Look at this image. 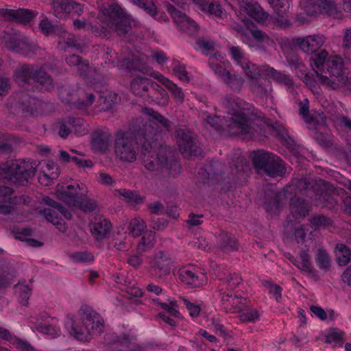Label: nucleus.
Returning <instances> with one entry per match:
<instances>
[{"label":"nucleus","mask_w":351,"mask_h":351,"mask_svg":"<svg viewBox=\"0 0 351 351\" xmlns=\"http://www.w3.org/2000/svg\"><path fill=\"white\" fill-rule=\"evenodd\" d=\"M111 139V133L108 130H98L92 134V145L99 150L107 149Z\"/></svg>","instance_id":"29"},{"label":"nucleus","mask_w":351,"mask_h":351,"mask_svg":"<svg viewBox=\"0 0 351 351\" xmlns=\"http://www.w3.org/2000/svg\"><path fill=\"white\" fill-rule=\"evenodd\" d=\"M145 228L146 226L143 219L140 218H134L131 219L128 229L129 234L136 237L141 234Z\"/></svg>","instance_id":"44"},{"label":"nucleus","mask_w":351,"mask_h":351,"mask_svg":"<svg viewBox=\"0 0 351 351\" xmlns=\"http://www.w3.org/2000/svg\"><path fill=\"white\" fill-rule=\"evenodd\" d=\"M230 54L232 58L237 62L240 66L246 62V59L244 57V53L243 49L239 47H232L230 48Z\"/></svg>","instance_id":"62"},{"label":"nucleus","mask_w":351,"mask_h":351,"mask_svg":"<svg viewBox=\"0 0 351 351\" xmlns=\"http://www.w3.org/2000/svg\"><path fill=\"white\" fill-rule=\"evenodd\" d=\"M12 343L18 351H36L29 343L22 341L18 338L12 339Z\"/></svg>","instance_id":"64"},{"label":"nucleus","mask_w":351,"mask_h":351,"mask_svg":"<svg viewBox=\"0 0 351 351\" xmlns=\"http://www.w3.org/2000/svg\"><path fill=\"white\" fill-rule=\"evenodd\" d=\"M218 246L226 252L237 250V241L231 233L222 231L218 236Z\"/></svg>","instance_id":"32"},{"label":"nucleus","mask_w":351,"mask_h":351,"mask_svg":"<svg viewBox=\"0 0 351 351\" xmlns=\"http://www.w3.org/2000/svg\"><path fill=\"white\" fill-rule=\"evenodd\" d=\"M156 163L162 171L167 174L174 175L180 171V165L174 159L173 152L170 147L160 145L156 153Z\"/></svg>","instance_id":"14"},{"label":"nucleus","mask_w":351,"mask_h":351,"mask_svg":"<svg viewBox=\"0 0 351 351\" xmlns=\"http://www.w3.org/2000/svg\"><path fill=\"white\" fill-rule=\"evenodd\" d=\"M223 276L220 277L219 279L226 283L230 289L237 287L241 282V277L237 274H229L228 276L224 274Z\"/></svg>","instance_id":"57"},{"label":"nucleus","mask_w":351,"mask_h":351,"mask_svg":"<svg viewBox=\"0 0 351 351\" xmlns=\"http://www.w3.org/2000/svg\"><path fill=\"white\" fill-rule=\"evenodd\" d=\"M39 28L41 32L45 35L56 33L58 30V27L53 25L47 19H44L40 21Z\"/></svg>","instance_id":"63"},{"label":"nucleus","mask_w":351,"mask_h":351,"mask_svg":"<svg viewBox=\"0 0 351 351\" xmlns=\"http://www.w3.org/2000/svg\"><path fill=\"white\" fill-rule=\"evenodd\" d=\"M218 57H220V55L217 53H215L213 56H211L210 58L209 64L213 71L223 79L229 71L226 70L220 64L215 62V60H218Z\"/></svg>","instance_id":"53"},{"label":"nucleus","mask_w":351,"mask_h":351,"mask_svg":"<svg viewBox=\"0 0 351 351\" xmlns=\"http://www.w3.org/2000/svg\"><path fill=\"white\" fill-rule=\"evenodd\" d=\"M66 62L69 66H77L79 74L90 83L95 84L100 82L101 75L96 69L90 67L88 62H82L80 56L77 55L69 56L66 58Z\"/></svg>","instance_id":"16"},{"label":"nucleus","mask_w":351,"mask_h":351,"mask_svg":"<svg viewBox=\"0 0 351 351\" xmlns=\"http://www.w3.org/2000/svg\"><path fill=\"white\" fill-rule=\"evenodd\" d=\"M314 54L315 57L313 59V67H315L317 69L316 71L322 70L324 64L326 59L328 58V51L326 49H319L317 52H316Z\"/></svg>","instance_id":"52"},{"label":"nucleus","mask_w":351,"mask_h":351,"mask_svg":"<svg viewBox=\"0 0 351 351\" xmlns=\"http://www.w3.org/2000/svg\"><path fill=\"white\" fill-rule=\"evenodd\" d=\"M79 318L69 319L66 328L73 337L83 341H89L92 336L99 335L103 330L104 321L100 315L90 307L84 306L79 311Z\"/></svg>","instance_id":"3"},{"label":"nucleus","mask_w":351,"mask_h":351,"mask_svg":"<svg viewBox=\"0 0 351 351\" xmlns=\"http://www.w3.org/2000/svg\"><path fill=\"white\" fill-rule=\"evenodd\" d=\"M315 260L320 269H328L330 266V257L326 250L322 248L317 250Z\"/></svg>","instance_id":"41"},{"label":"nucleus","mask_w":351,"mask_h":351,"mask_svg":"<svg viewBox=\"0 0 351 351\" xmlns=\"http://www.w3.org/2000/svg\"><path fill=\"white\" fill-rule=\"evenodd\" d=\"M90 228L92 235L97 240H102L109 234L111 223L107 219L97 217L91 223Z\"/></svg>","instance_id":"24"},{"label":"nucleus","mask_w":351,"mask_h":351,"mask_svg":"<svg viewBox=\"0 0 351 351\" xmlns=\"http://www.w3.org/2000/svg\"><path fill=\"white\" fill-rule=\"evenodd\" d=\"M180 280L191 287L197 288L207 283V278L204 273L196 274L188 268H182L179 270Z\"/></svg>","instance_id":"22"},{"label":"nucleus","mask_w":351,"mask_h":351,"mask_svg":"<svg viewBox=\"0 0 351 351\" xmlns=\"http://www.w3.org/2000/svg\"><path fill=\"white\" fill-rule=\"evenodd\" d=\"M311 206L305 200L293 197L290 201V210L293 217L300 218L308 215Z\"/></svg>","instance_id":"30"},{"label":"nucleus","mask_w":351,"mask_h":351,"mask_svg":"<svg viewBox=\"0 0 351 351\" xmlns=\"http://www.w3.org/2000/svg\"><path fill=\"white\" fill-rule=\"evenodd\" d=\"M241 5L246 13L258 23H265L269 14L256 1H242Z\"/></svg>","instance_id":"23"},{"label":"nucleus","mask_w":351,"mask_h":351,"mask_svg":"<svg viewBox=\"0 0 351 351\" xmlns=\"http://www.w3.org/2000/svg\"><path fill=\"white\" fill-rule=\"evenodd\" d=\"M155 102L160 106H165L169 102L167 92L158 84H155Z\"/></svg>","instance_id":"54"},{"label":"nucleus","mask_w":351,"mask_h":351,"mask_svg":"<svg viewBox=\"0 0 351 351\" xmlns=\"http://www.w3.org/2000/svg\"><path fill=\"white\" fill-rule=\"evenodd\" d=\"M40 165V172L38 176L40 183L45 186L50 185L60 174L58 165L51 160L43 161Z\"/></svg>","instance_id":"21"},{"label":"nucleus","mask_w":351,"mask_h":351,"mask_svg":"<svg viewBox=\"0 0 351 351\" xmlns=\"http://www.w3.org/2000/svg\"><path fill=\"white\" fill-rule=\"evenodd\" d=\"M72 132L78 135H84L86 133L87 130L86 123L84 120L80 118L68 119Z\"/></svg>","instance_id":"51"},{"label":"nucleus","mask_w":351,"mask_h":351,"mask_svg":"<svg viewBox=\"0 0 351 351\" xmlns=\"http://www.w3.org/2000/svg\"><path fill=\"white\" fill-rule=\"evenodd\" d=\"M267 83V82L262 77L256 80L250 81V90L256 96L261 98H267L269 95V91L266 87Z\"/></svg>","instance_id":"37"},{"label":"nucleus","mask_w":351,"mask_h":351,"mask_svg":"<svg viewBox=\"0 0 351 351\" xmlns=\"http://www.w3.org/2000/svg\"><path fill=\"white\" fill-rule=\"evenodd\" d=\"M293 41L303 52L313 54L320 49L326 41V38L322 34H314L304 38H295Z\"/></svg>","instance_id":"17"},{"label":"nucleus","mask_w":351,"mask_h":351,"mask_svg":"<svg viewBox=\"0 0 351 351\" xmlns=\"http://www.w3.org/2000/svg\"><path fill=\"white\" fill-rule=\"evenodd\" d=\"M155 304H158V305H160L162 308H163L164 310H165L167 311L166 313L169 314L171 316H173L176 318L182 317L180 312L175 308V306H176V302H170L169 304H168L167 303H162V302H158L155 299Z\"/></svg>","instance_id":"59"},{"label":"nucleus","mask_w":351,"mask_h":351,"mask_svg":"<svg viewBox=\"0 0 351 351\" xmlns=\"http://www.w3.org/2000/svg\"><path fill=\"white\" fill-rule=\"evenodd\" d=\"M171 125L168 119L155 111V136L157 133H166L169 130Z\"/></svg>","instance_id":"39"},{"label":"nucleus","mask_w":351,"mask_h":351,"mask_svg":"<svg viewBox=\"0 0 351 351\" xmlns=\"http://www.w3.org/2000/svg\"><path fill=\"white\" fill-rule=\"evenodd\" d=\"M199 5L200 9L210 14L222 18L223 11L219 3L213 0H193Z\"/></svg>","instance_id":"33"},{"label":"nucleus","mask_w":351,"mask_h":351,"mask_svg":"<svg viewBox=\"0 0 351 351\" xmlns=\"http://www.w3.org/2000/svg\"><path fill=\"white\" fill-rule=\"evenodd\" d=\"M327 70L330 75L335 79L334 80H330L328 77L322 75L318 71H315L317 80L321 84L325 85L332 90H337L343 86L349 87L348 73L345 67V63L341 57L334 56L329 58L327 62Z\"/></svg>","instance_id":"6"},{"label":"nucleus","mask_w":351,"mask_h":351,"mask_svg":"<svg viewBox=\"0 0 351 351\" xmlns=\"http://www.w3.org/2000/svg\"><path fill=\"white\" fill-rule=\"evenodd\" d=\"M15 293L18 295L20 302L25 305L31 294V289L24 283H19L14 286Z\"/></svg>","instance_id":"50"},{"label":"nucleus","mask_w":351,"mask_h":351,"mask_svg":"<svg viewBox=\"0 0 351 351\" xmlns=\"http://www.w3.org/2000/svg\"><path fill=\"white\" fill-rule=\"evenodd\" d=\"M223 106L232 117L226 121L229 135H240L244 139L252 138L263 123L262 113L248 103L239 98L226 95L222 99Z\"/></svg>","instance_id":"2"},{"label":"nucleus","mask_w":351,"mask_h":351,"mask_svg":"<svg viewBox=\"0 0 351 351\" xmlns=\"http://www.w3.org/2000/svg\"><path fill=\"white\" fill-rule=\"evenodd\" d=\"M337 263L339 266H346L351 261V250L343 243H337L335 248Z\"/></svg>","instance_id":"35"},{"label":"nucleus","mask_w":351,"mask_h":351,"mask_svg":"<svg viewBox=\"0 0 351 351\" xmlns=\"http://www.w3.org/2000/svg\"><path fill=\"white\" fill-rule=\"evenodd\" d=\"M250 32L253 38L259 43H264L267 45L273 43V40L269 38V36L261 29H256L250 30Z\"/></svg>","instance_id":"61"},{"label":"nucleus","mask_w":351,"mask_h":351,"mask_svg":"<svg viewBox=\"0 0 351 351\" xmlns=\"http://www.w3.org/2000/svg\"><path fill=\"white\" fill-rule=\"evenodd\" d=\"M304 10L309 16L326 14L337 18L341 14L335 0H306Z\"/></svg>","instance_id":"13"},{"label":"nucleus","mask_w":351,"mask_h":351,"mask_svg":"<svg viewBox=\"0 0 351 351\" xmlns=\"http://www.w3.org/2000/svg\"><path fill=\"white\" fill-rule=\"evenodd\" d=\"M223 80L234 90H240L244 82L242 77L236 75H232L230 71H228Z\"/></svg>","instance_id":"48"},{"label":"nucleus","mask_w":351,"mask_h":351,"mask_svg":"<svg viewBox=\"0 0 351 351\" xmlns=\"http://www.w3.org/2000/svg\"><path fill=\"white\" fill-rule=\"evenodd\" d=\"M149 86V80L143 77L135 78L131 82V89L133 93L141 96H143V93L147 90Z\"/></svg>","instance_id":"42"},{"label":"nucleus","mask_w":351,"mask_h":351,"mask_svg":"<svg viewBox=\"0 0 351 351\" xmlns=\"http://www.w3.org/2000/svg\"><path fill=\"white\" fill-rule=\"evenodd\" d=\"M203 125L207 130H213L217 132L221 130L223 128L222 119L217 116L206 115L202 119Z\"/></svg>","instance_id":"43"},{"label":"nucleus","mask_w":351,"mask_h":351,"mask_svg":"<svg viewBox=\"0 0 351 351\" xmlns=\"http://www.w3.org/2000/svg\"><path fill=\"white\" fill-rule=\"evenodd\" d=\"M292 185L302 195L319 202H329L332 204L331 195L335 194L337 189L328 182L323 180L314 181L306 177L295 178L292 180Z\"/></svg>","instance_id":"4"},{"label":"nucleus","mask_w":351,"mask_h":351,"mask_svg":"<svg viewBox=\"0 0 351 351\" xmlns=\"http://www.w3.org/2000/svg\"><path fill=\"white\" fill-rule=\"evenodd\" d=\"M267 2L278 16V18L276 19L277 24L284 27L289 26L290 21L285 18V15L289 8V0H267Z\"/></svg>","instance_id":"26"},{"label":"nucleus","mask_w":351,"mask_h":351,"mask_svg":"<svg viewBox=\"0 0 351 351\" xmlns=\"http://www.w3.org/2000/svg\"><path fill=\"white\" fill-rule=\"evenodd\" d=\"M113 194L119 199L134 206L143 204L145 199V197L141 196L138 192L126 189H115Z\"/></svg>","instance_id":"28"},{"label":"nucleus","mask_w":351,"mask_h":351,"mask_svg":"<svg viewBox=\"0 0 351 351\" xmlns=\"http://www.w3.org/2000/svg\"><path fill=\"white\" fill-rule=\"evenodd\" d=\"M45 201L51 207L43 210V213L45 217L48 221L56 226L57 228L60 232H64L66 230V227L62 217L67 219H71V213L62 206H59V204L53 199L47 198Z\"/></svg>","instance_id":"12"},{"label":"nucleus","mask_w":351,"mask_h":351,"mask_svg":"<svg viewBox=\"0 0 351 351\" xmlns=\"http://www.w3.org/2000/svg\"><path fill=\"white\" fill-rule=\"evenodd\" d=\"M13 191L12 189L0 186V199L2 202L0 203V214L7 215L14 210V205L25 203V199L21 197L12 196Z\"/></svg>","instance_id":"19"},{"label":"nucleus","mask_w":351,"mask_h":351,"mask_svg":"<svg viewBox=\"0 0 351 351\" xmlns=\"http://www.w3.org/2000/svg\"><path fill=\"white\" fill-rule=\"evenodd\" d=\"M37 330L51 338L57 337L60 334V330L59 328H56L51 325L47 324H40L38 325Z\"/></svg>","instance_id":"56"},{"label":"nucleus","mask_w":351,"mask_h":351,"mask_svg":"<svg viewBox=\"0 0 351 351\" xmlns=\"http://www.w3.org/2000/svg\"><path fill=\"white\" fill-rule=\"evenodd\" d=\"M71 258L73 261L77 263H88L92 262L94 259L91 253L86 252H79L73 253L71 255Z\"/></svg>","instance_id":"60"},{"label":"nucleus","mask_w":351,"mask_h":351,"mask_svg":"<svg viewBox=\"0 0 351 351\" xmlns=\"http://www.w3.org/2000/svg\"><path fill=\"white\" fill-rule=\"evenodd\" d=\"M173 262L168 252L160 251L155 256V278L162 279L169 275Z\"/></svg>","instance_id":"20"},{"label":"nucleus","mask_w":351,"mask_h":351,"mask_svg":"<svg viewBox=\"0 0 351 351\" xmlns=\"http://www.w3.org/2000/svg\"><path fill=\"white\" fill-rule=\"evenodd\" d=\"M252 162L257 171L275 178L282 176L286 169L282 160L277 156L265 150L253 151L251 154Z\"/></svg>","instance_id":"7"},{"label":"nucleus","mask_w":351,"mask_h":351,"mask_svg":"<svg viewBox=\"0 0 351 351\" xmlns=\"http://www.w3.org/2000/svg\"><path fill=\"white\" fill-rule=\"evenodd\" d=\"M268 75H269L277 82L283 84L288 87H291L293 85V82L289 75L278 71L273 68H269L268 69Z\"/></svg>","instance_id":"45"},{"label":"nucleus","mask_w":351,"mask_h":351,"mask_svg":"<svg viewBox=\"0 0 351 351\" xmlns=\"http://www.w3.org/2000/svg\"><path fill=\"white\" fill-rule=\"evenodd\" d=\"M0 13L7 20H15L23 23L30 21L34 17L33 12L26 9H2Z\"/></svg>","instance_id":"27"},{"label":"nucleus","mask_w":351,"mask_h":351,"mask_svg":"<svg viewBox=\"0 0 351 351\" xmlns=\"http://www.w3.org/2000/svg\"><path fill=\"white\" fill-rule=\"evenodd\" d=\"M155 80L171 91L178 101L182 103L184 101V94L182 89L178 87L173 82L163 76L162 74L156 72H155Z\"/></svg>","instance_id":"31"},{"label":"nucleus","mask_w":351,"mask_h":351,"mask_svg":"<svg viewBox=\"0 0 351 351\" xmlns=\"http://www.w3.org/2000/svg\"><path fill=\"white\" fill-rule=\"evenodd\" d=\"M166 8L180 29L188 34H193L197 31V25L196 23L189 19L186 14L178 10L174 5L170 3L166 5Z\"/></svg>","instance_id":"18"},{"label":"nucleus","mask_w":351,"mask_h":351,"mask_svg":"<svg viewBox=\"0 0 351 351\" xmlns=\"http://www.w3.org/2000/svg\"><path fill=\"white\" fill-rule=\"evenodd\" d=\"M300 258L302 260L301 264L299 265L297 263H295V265H296L302 271L311 274L313 270L310 261V256L306 252L302 251L300 254Z\"/></svg>","instance_id":"58"},{"label":"nucleus","mask_w":351,"mask_h":351,"mask_svg":"<svg viewBox=\"0 0 351 351\" xmlns=\"http://www.w3.org/2000/svg\"><path fill=\"white\" fill-rule=\"evenodd\" d=\"M145 117L136 119L132 128L127 131H118L114 138V153L123 162H132L136 160L138 143L141 145V155L146 169L154 170V111L144 108Z\"/></svg>","instance_id":"1"},{"label":"nucleus","mask_w":351,"mask_h":351,"mask_svg":"<svg viewBox=\"0 0 351 351\" xmlns=\"http://www.w3.org/2000/svg\"><path fill=\"white\" fill-rule=\"evenodd\" d=\"M1 42L4 47L10 50L21 52L26 55L34 53V46L16 33L5 32L1 38Z\"/></svg>","instance_id":"15"},{"label":"nucleus","mask_w":351,"mask_h":351,"mask_svg":"<svg viewBox=\"0 0 351 351\" xmlns=\"http://www.w3.org/2000/svg\"><path fill=\"white\" fill-rule=\"evenodd\" d=\"M15 81L21 86L29 84L31 80L37 83V88L40 91L50 90L53 88L52 80L43 69L22 65L14 73Z\"/></svg>","instance_id":"8"},{"label":"nucleus","mask_w":351,"mask_h":351,"mask_svg":"<svg viewBox=\"0 0 351 351\" xmlns=\"http://www.w3.org/2000/svg\"><path fill=\"white\" fill-rule=\"evenodd\" d=\"M15 99L19 103L23 111L29 112H40L44 104L36 98L30 97L26 93L17 94Z\"/></svg>","instance_id":"25"},{"label":"nucleus","mask_w":351,"mask_h":351,"mask_svg":"<svg viewBox=\"0 0 351 351\" xmlns=\"http://www.w3.org/2000/svg\"><path fill=\"white\" fill-rule=\"evenodd\" d=\"M148 62L147 58L145 55H141L138 58L132 59V61L124 60L123 64L129 69H138L143 72L146 70V64Z\"/></svg>","instance_id":"40"},{"label":"nucleus","mask_w":351,"mask_h":351,"mask_svg":"<svg viewBox=\"0 0 351 351\" xmlns=\"http://www.w3.org/2000/svg\"><path fill=\"white\" fill-rule=\"evenodd\" d=\"M241 66L244 70L245 75L250 81L256 80L261 77L260 70L256 65L246 61L244 62Z\"/></svg>","instance_id":"49"},{"label":"nucleus","mask_w":351,"mask_h":351,"mask_svg":"<svg viewBox=\"0 0 351 351\" xmlns=\"http://www.w3.org/2000/svg\"><path fill=\"white\" fill-rule=\"evenodd\" d=\"M154 246V234L150 232H146L141 239L137 245V250L140 253H143L150 250Z\"/></svg>","instance_id":"46"},{"label":"nucleus","mask_w":351,"mask_h":351,"mask_svg":"<svg viewBox=\"0 0 351 351\" xmlns=\"http://www.w3.org/2000/svg\"><path fill=\"white\" fill-rule=\"evenodd\" d=\"M285 197V193L278 192L274 193L271 191L267 195V200L264 203L266 210L269 213H273L277 210L282 204Z\"/></svg>","instance_id":"34"},{"label":"nucleus","mask_w":351,"mask_h":351,"mask_svg":"<svg viewBox=\"0 0 351 351\" xmlns=\"http://www.w3.org/2000/svg\"><path fill=\"white\" fill-rule=\"evenodd\" d=\"M86 189L81 188L79 184H59L57 186V195L60 199L69 206H78L84 211H93L97 204L95 201L86 197Z\"/></svg>","instance_id":"5"},{"label":"nucleus","mask_w":351,"mask_h":351,"mask_svg":"<svg viewBox=\"0 0 351 351\" xmlns=\"http://www.w3.org/2000/svg\"><path fill=\"white\" fill-rule=\"evenodd\" d=\"M310 223L315 229H324L332 224V220L324 215H318L310 219Z\"/></svg>","instance_id":"47"},{"label":"nucleus","mask_w":351,"mask_h":351,"mask_svg":"<svg viewBox=\"0 0 351 351\" xmlns=\"http://www.w3.org/2000/svg\"><path fill=\"white\" fill-rule=\"evenodd\" d=\"M108 25L113 27L119 36H125L131 28V19L118 5H111L108 10Z\"/></svg>","instance_id":"11"},{"label":"nucleus","mask_w":351,"mask_h":351,"mask_svg":"<svg viewBox=\"0 0 351 351\" xmlns=\"http://www.w3.org/2000/svg\"><path fill=\"white\" fill-rule=\"evenodd\" d=\"M95 99V96L91 91L78 90L77 98L75 101L79 108H83L91 106Z\"/></svg>","instance_id":"38"},{"label":"nucleus","mask_w":351,"mask_h":351,"mask_svg":"<svg viewBox=\"0 0 351 351\" xmlns=\"http://www.w3.org/2000/svg\"><path fill=\"white\" fill-rule=\"evenodd\" d=\"M70 0H52L53 14L58 19H66L69 14Z\"/></svg>","instance_id":"36"},{"label":"nucleus","mask_w":351,"mask_h":351,"mask_svg":"<svg viewBox=\"0 0 351 351\" xmlns=\"http://www.w3.org/2000/svg\"><path fill=\"white\" fill-rule=\"evenodd\" d=\"M99 104L102 110H108L116 102V96L114 94L108 93L101 96L98 99Z\"/></svg>","instance_id":"55"},{"label":"nucleus","mask_w":351,"mask_h":351,"mask_svg":"<svg viewBox=\"0 0 351 351\" xmlns=\"http://www.w3.org/2000/svg\"><path fill=\"white\" fill-rule=\"evenodd\" d=\"M34 165L31 162L10 160L0 166V178L14 183H23L34 175Z\"/></svg>","instance_id":"9"},{"label":"nucleus","mask_w":351,"mask_h":351,"mask_svg":"<svg viewBox=\"0 0 351 351\" xmlns=\"http://www.w3.org/2000/svg\"><path fill=\"white\" fill-rule=\"evenodd\" d=\"M175 136L179 151L184 158L191 159L202 155L203 150L193 132L187 128H178Z\"/></svg>","instance_id":"10"}]
</instances>
